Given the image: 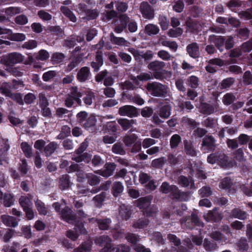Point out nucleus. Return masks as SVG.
Instances as JSON below:
<instances>
[{"label": "nucleus", "mask_w": 252, "mask_h": 252, "mask_svg": "<svg viewBox=\"0 0 252 252\" xmlns=\"http://www.w3.org/2000/svg\"><path fill=\"white\" fill-rule=\"evenodd\" d=\"M159 32V27L153 24H148L145 26L144 28L145 33L149 36L157 35Z\"/></svg>", "instance_id": "33"}, {"label": "nucleus", "mask_w": 252, "mask_h": 252, "mask_svg": "<svg viewBox=\"0 0 252 252\" xmlns=\"http://www.w3.org/2000/svg\"><path fill=\"white\" fill-rule=\"evenodd\" d=\"M21 163L18 164V170L22 175L27 174L29 170V167L28 165L27 161L26 159H21Z\"/></svg>", "instance_id": "51"}, {"label": "nucleus", "mask_w": 252, "mask_h": 252, "mask_svg": "<svg viewBox=\"0 0 252 252\" xmlns=\"http://www.w3.org/2000/svg\"><path fill=\"white\" fill-rule=\"evenodd\" d=\"M58 146L57 143L54 141L51 142L45 146L44 149L45 156L47 157L51 156L57 149Z\"/></svg>", "instance_id": "38"}, {"label": "nucleus", "mask_w": 252, "mask_h": 252, "mask_svg": "<svg viewBox=\"0 0 252 252\" xmlns=\"http://www.w3.org/2000/svg\"><path fill=\"white\" fill-rule=\"evenodd\" d=\"M145 88L153 96L165 97L168 93L167 86L158 82H149Z\"/></svg>", "instance_id": "2"}, {"label": "nucleus", "mask_w": 252, "mask_h": 252, "mask_svg": "<svg viewBox=\"0 0 252 252\" xmlns=\"http://www.w3.org/2000/svg\"><path fill=\"white\" fill-rule=\"evenodd\" d=\"M138 136L136 134L131 133L126 134L123 138V141L127 147H130L132 145L137 141Z\"/></svg>", "instance_id": "34"}, {"label": "nucleus", "mask_w": 252, "mask_h": 252, "mask_svg": "<svg viewBox=\"0 0 252 252\" xmlns=\"http://www.w3.org/2000/svg\"><path fill=\"white\" fill-rule=\"evenodd\" d=\"M103 170H98V173L104 177H108L113 175L116 168V165L114 162H106Z\"/></svg>", "instance_id": "18"}, {"label": "nucleus", "mask_w": 252, "mask_h": 252, "mask_svg": "<svg viewBox=\"0 0 252 252\" xmlns=\"http://www.w3.org/2000/svg\"><path fill=\"white\" fill-rule=\"evenodd\" d=\"M230 216L234 218L245 220L249 215L246 212L242 210L240 208H235L231 211Z\"/></svg>", "instance_id": "27"}, {"label": "nucleus", "mask_w": 252, "mask_h": 252, "mask_svg": "<svg viewBox=\"0 0 252 252\" xmlns=\"http://www.w3.org/2000/svg\"><path fill=\"white\" fill-rule=\"evenodd\" d=\"M6 70L15 77H20L23 75V72L21 71L20 67L12 66L7 67Z\"/></svg>", "instance_id": "60"}, {"label": "nucleus", "mask_w": 252, "mask_h": 252, "mask_svg": "<svg viewBox=\"0 0 252 252\" xmlns=\"http://www.w3.org/2000/svg\"><path fill=\"white\" fill-rule=\"evenodd\" d=\"M152 197L150 196L141 197L135 201V204L146 217L155 216L158 211L155 205H151Z\"/></svg>", "instance_id": "1"}, {"label": "nucleus", "mask_w": 252, "mask_h": 252, "mask_svg": "<svg viewBox=\"0 0 252 252\" xmlns=\"http://www.w3.org/2000/svg\"><path fill=\"white\" fill-rule=\"evenodd\" d=\"M198 193L201 197H208L212 194L213 191L209 186H205L198 190Z\"/></svg>", "instance_id": "56"}, {"label": "nucleus", "mask_w": 252, "mask_h": 252, "mask_svg": "<svg viewBox=\"0 0 252 252\" xmlns=\"http://www.w3.org/2000/svg\"><path fill=\"white\" fill-rule=\"evenodd\" d=\"M1 200H3V205L6 207H9L14 204L15 201L14 196L11 193H5L1 191Z\"/></svg>", "instance_id": "31"}, {"label": "nucleus", "mask_w": 252, "mask_h": 252, "mask_svg": "<svg viewBox=\"0 0 252 252\" xmlns=\"http://www.w3.org/2000/svg\"><path fill=\"white\" fill-rule=\"evenodd\" d=\"M118 114L122 116H127L129 118L136 117L139 115V109L135 107L126 105L119 108Z\"/></svg>", "instance_id": "7"}, {"label": "nucleus", "mask_w": 252, "mask_h": 252, "mask_svg": "<svg viewBox=\"0 0 252 252\" xmlns=\"http://www.w3.org/2000/svg\"><path fill=\"white\" fill-rule=\"evenodd\" d=\"M65 56L63 53L56 52L52 55L51 61L53 64H58L62 62Z\"/></svg>", "instance_id": "53"}, {"label": "nucleus", "mask_w": 252, "mask_h": 252, "mask_svg": "<svg viewBox=\"0 0 252 252\" xmlns=\"http://www.w3.org/2000/svg\"><path fill=\"white\" fill-rule=\"evenodd\" d=\"M233 183L232 179L228 177H226L222 179L220 183L219 187L222 189L228 191H230Z\"/></svg>", "instance_id": "37"}, {"label": "nucleus", "mask_w": 252, "mask_h": 252, "mask_svg": "<svg viewBox=\"0 0 252 252\" xmlns=\"http://www.w3.org/2000/svg\"><path fill=\"white\" fill-rule=\"evenodd\" d=\"M23 60V57L21 54L13 52L1 58V63L5 64L7 67H10L22 62Z\"/></svg>", "instance_id": "5"}, {"label": "nucleus", "mask_w": 252, "mask_h": 252, "mask_svg": "<svg viewBox=\"0 0 252 252\" xmlns=\"http://www.w3.org/2000/svg\"><path fill=\"white\" fill-rule=\"evenodd\" d=\"M178 107L180 111L189 112L194 108L193 105L189 101H180L178 103Z\"/></svg>", "instance_id": "42"}, {"label": "nucleus", "mask_w": 252, "mask_h": 252, "mask_svg": "<svg viewBox=\"0 0 252 252\" xmlns=\"http://www.w3.org/2000/svg\"><path fill=\"white\" fill-rule=\"evenodd\" d=\"M71 97L74 99L75 101L79 105H81V100L80 97L82 96V94L78 92L77 87H72L70 90V94H69Z\"/></svg>", "instance_id": "44"}, {"label": "nucleus", "mask_w": 252, "mask_h": 252, "mask_svg": "<svg viewBox=\"0 0 252 252\" xmlns=\"http://www.w3.org/2000/svg\"><path fill=\"white\" fill-rule=\"evenodd\" d=\"M204 217L207 221L215 222H220L222 219L221 215L217 210L209 211Z\"/></svg>", "instance_id": "19"}, {"label": "nucleus", "mask_w": 252, "mask_h": 252, "mask_svg": "<svg viewBox=\"0 0 252 252\" xmlns=\"http://www.w3.org/2000/svg\"><path fill=\"white\" fill-rule=\"evenodd\" d=\"M186 51L189 55L193 59L198 58L200 56L199 47L196 42H192L188 44L186 47Z\"/></svg>", "instance_id": "17"}, {"label": "nucleus", "mask_w": 252, "mask_h": 252, "mask_svg": "<svg viewBox=\"0 0 252 252\" xmlns=\"http://www.w3.org/2000/svg\"><path fill=\"white\" fill-rule=\"evenodd\" d=\"M120 23L115 26L114 32L117 33L123 32L124 30H126L127 25L130 19L126 14H122L119 17Z\"/></svg>", "instance_id": "13"}, {"label": "nucleus", "mask_w": 252, "mask_h": 252, "mask_svg": "<svg viewBox=\"0 0 252 252\" xmlns=\"http://www.w3.org/2000/svg\"><path fill=\"white\" fill-rule=\"evenodd\" d=\"M4 34L7 35V38L12 41H22L25 40L26 35L22 33H13L12 30L1 27V38H6Z\"/></svg>", "instance_id": "8"}, {"label": "nucleus", "mask_w": 252, "mask_h": 252, "mask_svg": "<svg viewBox=\"0 0 252 252\" xmlns=\"http://www.w3.org/2000/svg\"><path fill=\"white\" fill-rule=\"evenodd\" d=\"M88 183L91 186H95L98 185L100 183L99 177L91 173H89L87 178Z\"/></svg>", "instance_id": "61"}, {"label": "nucleus", "mask_w": 252, "mask_h": 252, "mask_svg": "<svg viewBox=\"0 0 252 252\" xmlns=\"http://www.w3.org/2000/svg\"><path fill=\"white\" fill-rule=\"evenodd\" d=\"M59 187L61 190H65L69 188L70 185V178L68 175H63L59 179Z\"/></svg>", "instance_id": "30"}, {"label": "nucleus", "mask_w": 252, "mask_h": 252, "mask_svg": "<svg viewBox=\"0 0 252 252\" xmlns=\"http://www.w3.org/2000/svg\"><path fill=\"white\" fill-rule=\"evenodd\" d=\"M139 10L144 19L152 20L155 17L154 8L147 1H143L140 3Z\"/></svg>", "instance_id": "9"}, {"label": "nucleus", "mask_w": 252, "mask_h": 252, "mask_svg": "<svg viewBox=\"0 0 252 252\" xmlns=\"http://www.w3.org/2000/svg\"><path fill=\"white\" fill-rule=\"evenodd\" d=\"M164 62L156 60L148 64V68L152 71L153 75L157 79L162 80L163 78V69L165 67Z\"/></svg>", "instance_id": "4"}, {"label": "nucleus", "mask_w": 252, "mask_h": 252, "mask_svg": "<svg viewBox=\"0 0 252 252\" xmlns=\"http://www.w3.org/2000/svg\"><path fill=\"white\" fill-rule=\"evenodd\" d=\"M171 107L169 104H164L159 107L157 113L162 119H167L171 115Z\"/></svg>", "instance_id": "24"}, {"label": "nucleus", "mask_w": 252, "mask_h": 252, "mask_svg": "<svg viewBox=\"0 0 252 252\" xmlns=\"http://www.w3.org/2000/svg\"><path fill=\"white\" fill-rule=\"evenodd\" d=\"M11 85L8 83L3 82L1 85V94L6 96L10 97L13 93H12L10 89Z\"/></svg>", "instance_id": "52"}, {"label": "nucleus", "mask_w": 252, "mask_h": 252, "mask_svg": "<svg viewBox=\"0 0 252 252\" xmlns=\"http://www.w3.org/2000/svg\"><path fill=\"white\" fill-rule=\"evenodd\" d=\"M187 82L189 86L192 89H196L198 86L199 79L194 75H191L188 77Z\"/></svg>", "instance_id": "59"}, {"label": "nucleus", "mask_w": 252, "mask_h": 252, "mask_svg": "<svg viewBox=\"0 0 252 252\" xmlns=\"http://www.w3.org/2000/svg\"><path fill=\"white\" fill-rule=\"evenodd\" d=\"M225 40L224 37L215 35H210L208 38V41L211 43L214 44L220 52H222L224 50Z\"/></svg>", "instance_id": "14"}, {"label": "nucleus", "mask_w": 252, "mask_h": 252, "mask_svg": "<svg viewBox=\"0 0 252 252\" xmlns=\"http://www.w3.org/2000/svg\"><path fill=\"white\" fill-rule=\"evenodd\" d=\"M215 107V104L201 102L200 104L199 109L201 114L209 115L214 113Z\"/></svg>", "instance_id": "22"}, {"label": "nucleus", "mask_w": 252, "mask_h": 252, "mask_svg": "<svg viewBox=\"0 0 252 252\" xmlns=\"http://www.w3.org/2000/svg\"><path fill=\"white\" fill-rule=\"evenodd\" d=\"M96 119L94 116L91 115L88 117L81 125L86 129L94 127L95 126Z\"/></svg>", "instance_id": "47"}, {"label": "nucleus", "mask_w": 252, "mask_h": 252, "mask_svg": "<svg viewBox=\"0 0 252 252\" xmlns=\"http://www.w3.org/2000/svg\"><path fill=\"white\" fill-rule=\"evenodd\" d=\"M203 246L207 252H212L218 249V246L214 240H209L207 238L204 240Z\"/></svg>", "instance_id": "36"}, {"label": "nucleus", "mask_w": 252, "mask_h": 252, "mask_svg": "<svg viewBox=\"0 0 252 252\" xmlns=\"http://www.w3.org/2000/svg\"><path fill=\"white\" fill-rule=\"evenodd\" d=\"M92 73L88 66L81 67L76 74V79L80 83H85L91 78Z\"/></svg>", "instance_id": "12"}, {"label": "nucleus", "mask_w": 252, "mask_h": 252, "mask_svg": "<svg viewBox=\"0 0 252 252\" xmlns=\"http://www.w3.org/2000/svg\"><path fill=\"white\" fill-rule=\"evenodd\" d=\"M184 146V151L185 153L191 157H195L197 153L195 149L193 148L192 142L187 139L183 141Z\"/></svg>", "instance_id": "28"}, {"label": "nucleus", "mask_w": 252, "mask_h": 252, "mask_svg": "<svg viewBox=\"0 0 252 252\" xmlns=\"http://www.w3.org/2000/svg\"><path fill=\"white\" fill-rule=\"evenodd\" d=\"M95 222L97 223L99 229L101 230H107L110 229L111 223V220L110 218L96 219Z\"/></svg>", "instance_id": "26"}, {"label": "nucleus", "mask_w": 252, "mask_h": 252, "mask_svg": "<svg viewBox=\"0 0 252 252\" xmlns=\"http://www.w3.org/2000/svg\"><path fill=\"white\" fill-rule=\"evenodd\" d=\"M103 64V55L101 52H97L95 57V61L91 62L90 65L93 69L94 72H98L100 69L101 66Z\"/></svg>", "instance_id": "20"}, {"label": "nucleus", "mask_w": 252, "mask_h": 252, "mask_svg": "<svg viewBox=\"0 0 252 252\" xmlns=\"http://www.w3.org/2000/svg\"><path fill=\"white\" fill-rule=\"evenodd\" d=\"M182 123L191 129L195 128L200 125L199 123L196 122L195 120L187 117H183Z\"/></svg>", "instance_id": "48"}, {"label": "nucleus", "mask_w": 252, "mask_h": 252, "mask_svg": "<svg viewBox=\"0 0 252 252\" xmlns=\"http://www.w3.org/2000/svg\"><path fill=\"white\" fill-rule=\"evenodd\" d=\"M165 162L166 160L165 159V158L162 157L153 160L151 163V166L155 168L161 169L163 167Z\"/></svg>", "instance_id": "54"}, {"label": "nucleus", "mask_w": 252, "mask_h": 252, "mask_svg": "<svg viewBox=\"0 0 252 252\" xmlns=\"http://www.w3.org/2000/svg\"><path fill=\"white\" fill-rule=\"evenodd\" d=\"M112 151L114 154H119L121 155H125L126 153L123 144L121 143H116L114 144L112 146Z\"/></svg>", "instance_id": "57"}, {"label": "nucleus", "mask_w": 252, "mask_h": 252, "mask_svg": "<svg viewBox=\"0 0 252 252\" xmlns=\"http://www.w3.org/2000/svg\"><path fill=\"white\" fill-rule=\"evenodd\" d=\"M130 247L125 244L119 245L112 247L111 252H130Z\"/></svg>", "instance_id": "64"}, {"label": "nucleus", "mask_w": 252, "mask_h": 252, "mask_svg": "<svg viewBox=\"0 0 252 252\" xmlns=\"http://www.w3.org/2000/svg\"><path fill=\"white\" fill-rule=\"evenodd\" d=\"M95 243L99 247H102L100 252H111L113 247L112 240L107 235H102L95 240Z\"/></svg>", "instance_id": "6"}, {"label": "nucleus", "mask_w": 252, "mask_h": 252, "mask_svg": "<svg viewBox=\"0 0 252 252\" xmlns=\"http://www.w3.org/2000/svg\"><path fill=\"white\" fill-rule=\"evenodd\" d=\"M21 148L25 155L28 158L32 157V146L27 142H23L20 144Z\"/></svg>", "instance_id": "40"}, {"label": "nucleus", "mask_w": 252, "mask_h": 252, "mask_svg": "<svg viewBox=\"0 0 252 252\" xmlns=\"http://www.w3.org/2000/svg\"><path fill=\"white\" fill-rule=\"evenodd\" d=\"M235 79L233 77H228L223 79L220 83V87L221 90L230 87L234 83Z\"/></svg>", "instance_id": "55"}, {"label": "nucleus", "mask_w": 252, "mask_h": 252, "mask_svg": "<svg viewBox=\"0 0 252 252\" xmlns=\"http://www.w3.org/2000/svg\"><path fill=\"white\" fill-rule=\"evenodd\" d=\"M238 38L242 40H246L249 37L250 30L247 27H241L236 31Z\"/></svg>", "instance_id": "32"}, {"label": "nucleus", "mask_w": 252, "mask_h": 252, "mask_svg": "<svg viewBox=\"0 0 252 252\" xmlns=\"http://www.w3.org/2000/svg\"><path fill=\"white\" fill-rule=\"evenodd\" d=\"M61 11L62 13L69 20L73 22H76L77 19L73 12L67 7L62 6L60 8Z\"/></svg>", "instance_id": "41"}, {"label": "nucleus", "mask_w": 252, "mask_h": 252, "mask_svg": "<svg viewBox=\"0 0 252 252\" xmlns=\"http://www.w3.org/2000/svg\"><path fill=\"white\" fill-rule=\"evenodd\" d=\"M207 162L213 164L217 163L222 167H227L228 165V157L222 151H216L209 155Z\"/></svg>", "instance_id": "3"}, {"label": "nucleus", "mask_w": 252, "mask_h": 252, "mask_svg": "<svg viewBox=\"0 0 252 252\" xmlns=\"http://www.w3.org/2000/svg\"><path fill=\"white\" fill-rule=\"evenodd\" d=\"M186 193L181 191L176 185H172L170 196L173 200H183L186 196Z\"/></svg>", "instance_id": "21"}, {"label": "nucleus", "mask_w": 252, "mask_h": 252, "mask_svg": "<svg viewBox=\"0 0 252 252\" xmlns=\"http://www.w3.org/2000/svg\"><path fill=\"white\" fill-rule=\"evenodd\" d=\"M150 221L148 219L145 218H141L138 219L137 221L134 222L132 225V226L134 228L143 229L146 227Z\"/></svg>", "instance_id": "50"}, {"label": "nucleus", "mask_w": 252, "mask_h": 252, "mask_svg": "<svg viewBox=\"0 0 252 252\" xmlns=\"http://www.w3.org/2000/svg\"><path fill=\"white\" fill-rule=\"evenodd\" d=\"M1 220L7 226L15 227L18 225V221L16 218L10 216H1Z\"/></svg>", "instance_id": "25"}, {"label": "nucleus", "mask_w": 252, "mask_h": 252, "mask_svg": "<svg viewBox=\"0 0 252 252\" xmlns=\"http://www.w3.org/2000/svg\"><path fill=\"white\" fill-rule=\"evenodd\" d=\"M71 136V128L67 125H63L61 127L60 133L57 136L56 139L63 140Z\"/></svg>", "instance_id": "35"}, {"label": "nucleus", "mask_w": 252, "mask_h": 252, "mask_svg": "<svg viewBox=\"0 0 252 252\" xmlns=\"http://www.w3.org/2000/svg\"><path fill=\"white\" fill-rule=\"evenodd\" d=\"M82 60L83 57L81 54L71 56L70 58L69 63L65 67V71L67 72H70L77 67Z\"/></svg>", "instance_id": "16"}, {"label": "nucleus", "mask_w": 252, "mask_h": 252, "mask_svg": "<svg viewBox=\"0 0 252 252\" xmlns=\"http://www.w3.org/2000/svg\"><path fill=\"white\" fill-rule=\"evenodd\" d=\"M111 41L114 44L119 46H127L129 42L124 37H116L113 34L110 36Z\"/></svg>", "instance_id": "49"}, {"label": "nucleus", "mask_w": 252, "mask_h": 252, "mask_svg": "<svg viewBox=\"0 0 252 252\" xmlns=\"http://www.w3.org/2000/svg\"><path fill=\"white\" fill-rule=\"evenodd\" d=\"M216 140L212 135H206L202 139L201 150L204 152L213 151L216 148Z\"/></svg>", "instance_id": "10"}, {"label": "nucleus", "mask_w": 252, "mask_h": 252, "mask_svg": "<svg viewBox=\"0 0 252 252\" xmlns=\"http://www.w3.org/2000/svg\"><path fill=\"white\" fill-rule=\"evenodd\" d=\"M91 157L92 155L86 152L80 155L74 154L72 157V160L77 163L84 161L85 163H89L91 161Z\"/></svg>", "instance_id": "23"}, {"label": "nucleus", "mask_w": 252, "mask_h": 252, "mask_svg": "<svg viewBox=\"0 0 252 252\" xmlns=\"http://www.w3.org/2000/svg\"><path fill=\"white\" fill-rule=\"evenodd\" d=\"M126 239L130 244L131 248L135 251L137 248L140 247L142 244L138 243L140 240V237L138 235L133 233H127L126 236Z\"/></svg>", "instance_id": "15"}, {"label": "nucleus", "mask_w": 252, "mask_h": 252, "mask_svg": "<svg viewBox=\"0 0 252 252\" xmlns=\"http://www.w3.org/2000/svg\"><path fill=\"white\" fill-rule=\"evenodd\" d=\"M124 189V187L123 184L120 181H116L112 185L111 193L114 197H116L122 194Z\"/></svg>", "instance_id": "29"}, {"label": "nucleus", "mask_w": 252, "mask_h": 252, "mask_svg": "<svg viewBox=\"0 0 252 252\" xmlns=\"http://www.w3.org/2000/svg\"><path fill=\"white\" fill-rule=\"evenodd\" d=\"M181 142V136L177 134H173L170 139V146L171 149L176 148Z\"/></svg>", "instance_id": "58"}, {"label": "nucleus", "mask_w": 252, "mask_h": 252, "mask_svg": "<svg viewBox=\"0 0 252 252\" xmlns=\"http://www.w3.org/2000/svg\"><path fill=\"white\" fill-rule=\"evenodd\" d=\"M72 222H75L74 229L77 233L83 235L87 234V231L85 228L84 223L82 220L77 219L75 221H73Z\"/></svg>", "instance_id": "45"}, {"label": "nucleus", "mask_w": 252, "mask_h": 252, "mask_svg": "<svg viewBox=\"0 0 252 252\" xmlns=\"http://www.w3.org/2000/svg\"><path fill=\"white\" fill-rule=\"evenodd\" d=\"M183 157L179 155L177 157H175L173 154H169L167 156V161L171 166H175L177 164H180L182 162Z\"/></svg>", "instance_id": "39"}, {"label": "nucleus", "mask_w": 252, "mask_h": 252, "mask_svg": "<svg viewBox=\"0 0 252 252\" xmlns=\"http://www.w3.org/2000/svg\"><path fill=\"white\" fill-rule=\"evenodd\" d=\"M240 47L243 52H250L252 50V37L248 41L243 42Z\"/></svg>", "instance_id": "62"}, {"label": "nucleus", "mask_w": 252, "mask_h": 252, "mask_svg": "<svg viewBox=\"0 0 252 252\" xmlns=\"http://www.w3.org/2000/svg\"><path fill=\"white\" fill-rule=\"evenodd\" d=\"M19 203L22 207L23 210L24 208H28L31 207L32 203L31 202V195L28 194L27 196H21L19 198Z\"/></svg>", "instance_id": "43"}, {"label": "nucleus", "mask_w": 252, "mask_h": 252, "mask_svg": "<svg viewBox=\"0 0 252 252\" xmlns=\"http://www.w3.org/2000/svg\"><path fill=\"white\" fill-rule=\"evenodd\" d=\"M235 99L234 95L231 93H227L222 98V102L225 105H229L233 103Z\"/></svg>", "instance_id": "63"}, {"label": "nucleus", "mask_w": 252, "mask_h": 252, "mask_svg": "<svg viewBox=\"0 0 252 252\" xmlns=\"http://www.w3.org/2000/svg\"><path fill=\"white\" fill-rule=\"evenodd\" d=\"M35 206L39 215L45 216L48 213V210L44 202L39 199L35 201Z\"/></svg>", "instance_id": "46"}, {"label": "nucleus", "mask_w": 252, "mask_h": 252, "mask_svg": "<svg viewBox=\"0 0 252 252\" xmlns=\"http://www.w3.org/2000/svg\"><path fill=\"white\" fill-rule=\"evenodd\" d=\"M60 215L62 220L68 223H71L77 219L76 214L73 213L71 209L67 206L61 210Z\"/></svg>", "instance_id": "11"}]
</instances>
